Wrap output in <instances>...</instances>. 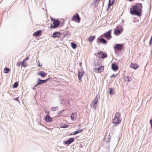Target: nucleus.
Returning a JSON list of instances; mask_svg holds the SVG:
<instances>
[{"label": "nucleus", "instance_id": "17", "mask_svg": "<svg viewBox=\"0 0 152 152\" xmlns=\"http://www.w3.org/2000/svg\"><path fill=\"white\" fill-rule=\"evenodd\" d=\"M95 70L96 72H102L104 69V66H101L99 67L98 68H95Z\"/></svg>", "mask_w": 152, "mask_h": 152}, {"label": "nucleus", "instance_id": "25", "mask_svg": "<svg viewBox=\"0 0 152 152\" xmlns=\"http://www.w3.org/2000/svg\"><path fill=\"white\" fill-rule=\"evenodd\" d=\"M83 130L82 129H80L78 130L77 131H75V132H73L72 134H71L70 135H75L76 134L81 132H82Z\"/></svg>", "mask_w": 152, "mask_h": 152}, {"label": "nucleus", "instance_id": "24", "mask_svg": "<svg viewBox=\"0 0 152 152\" xmlns=\"http://www.w3.org/2000/svg\"><path fill=\"white\" fill-rule=\"evenodd\" d=\"M78 76L80 80H81V77L83 75V73L82 72L79 71L78 73Z\"/></svg>", "mask_w": 152, "mask_h": 152}, {"label": "nucleus", "instance_id": "27", "mask_svg": "<svg viewBox=\"0 0 152 152\" xmlns=\"http://www.w3.org/2000/svg\"><path fill=\"white\" fill-rule=\"evenodd\" d=\"M18 86V84L17 82H15L12 86L13 88H16Z\"/></svg>", "mask_w": 152, "mask_h": 152}, {"label": "nucleus", "instance_id": "14", "mask_svg": "<svg viewBox=\"0 0 152 152\" xmlns=\"http://www.w3.org/2000/svg\"><path fill=\"white\" fill-rule=\"evenodd\" d=\"M37 75H40L42 77H45L47 75V73H45L43 71H42L38 72L37 73Z\"/></svg>", "mask_w": 152, "mask_h": 152}, {"label": "nucleus", "instance_id": "33", "mask_svg": "<svg viewBox=\"0 0 152 152\" xmlns=\"http://www.w3.org/2000/svg\"><path fill=\"white\" fill-rule=\"evenodd\" d=\"M127 79L128 82H129L131 80V78L130 77H127Z\"/></svg>", "mask_w": 152, "mask_h": 152}, {"label": "nucleus", "instance_id": "21", "mask_svg": "<svg viewBox=\"0 0 152 152\" xmlns=\"http://www.w3.org/2000/svg\"><path fill=\"white\" fill-rule=\"evenodd\" d=\"M95 38V36H90L88 39V40L90 41L91 43Z\"/></svg>", "mask_w": 152, "mask_h": 152}, {"label": "nucleus", "instance_id": "18", "mask_svg": "<svg viewBox=\"0 0 152 152\" xmlns=\"http://www.w3.org/2000/svg\"><path fill=\"white\" fill-rule=\"evenodd\" d=\"M77 116V114L76 113H72L71 115V119L72 120H75L76 119Z\"/></svg>", "mask_w": 152, "mask_h": 152}, {"label": "nucleus", "instance_id": "40", "mask_svg": "<svg viewBox=\"0 0 152 152\" xmlns=\"http://www.w3.org/2000/svg\"><path fill=\"white\" fill-rule=\"evenodd\" d=\"M36 87H35V86H34V88H33V89H36Z\"/></svg>", "mask_w": 152, "mask_h": 152}, {"label": "nucleus", "instance_id": "5", "mask_svg": "<svg viewBox=\"0 0 152 152\" xmlns=\"http://www.w3.org/2000/svg\"><path fill=\"white\" fill-rule=\"evenodd\" d=\"M94 55L96 56H98L100 58H104L107 57V54L106 53H104L101 51L97 53H95Z\"/></svg>", "mask_w": 152, "mask_h": 152}, {"label": "nucleus", "instance_id": "3", "mask_svg": "<svg viewBox=\"0 0 152 152\" xmlns=\"http://www.w3.org/2000/svg\"><path fill=\"white\" fill-rule=\"evenodd\" d=\"M123 29L122 26H117L115 29L114 34L115 35H118L121 34L123 31Z\"/></svg>", "mask_w": 152, "mask_h": 152}, {"label": "nucleus", "instance_id": "19", "mask_svg": "<svg viewBox=\"0 0 152 152\" xmlns=\"http://www.w3.org/2000/svg\"><path fill=\"white\" fill-rule=\"evenodd\" d=\"M138 67V65L136 64L131 63L130 65V67L134 69H136Z\"/></svg>", "mask_w": 152, "mask_h": 152}, {"label": "nucleus", "instance_id": "10", "mask_svg": "<svg viewBox=\"0 0 152 152\" xmlns=\"http://www.w3.org/2000/svg\"><path fill=\"white\" fill-rule=\"evenodd\" d=\"M111 30L108 31V32L104 34L105 37L108 40L110 39L112 37L111 36Z\"/></svg>", "mask_w": 152, "mask_h": 152}, {"label": "nucleus", "instance_id": "2", "mask_svg": "<svg viewBox=\"0 0 152 152\" xmlns=\"http://www.w3.org/2000/svg\"><path fill=\"white\" fill-rule=\"evenodd\" d=\"M120 115L121 114L119 112H117L115 113V117L113 121V122L115 126H116L121 122V120L119 118Z\"/></svg>", "mask_w": 152, "mask_h": 152}, {"label": "nucleus", "instance_id": "22", "mask_svg": "<svg viewBox=\"0 0 152 152\" xmlns=\"http://www.w3.org/2000/svg\"><path fill=\"white\" fill-rule=\"evenodd\" d=\"M29 59V57H27L25 59H24L23 61L21 62V66L23 67H25L26 66L24 64V62H26V60H28Z\"/></svg>", "mask_w": 152, "mask_h": 152}, {"label": "nucleus", "instance_id": "1", "mask_svg": "<svg viewBox=\"0 0 152 152\" xmlns=\"http://www.w3.org/2000/svg\"><path fill=\"white\" fill-rule=\"evenodd\" d=\"M142 5L141 4L137 3L132 6L130 9L131 14L140 17L142 15Z\"/></svg>", "mask_w": 152, "mask_h": 152}, {"label": "nucleus", "instance_id": "16", "mask_svg": "<svg viewBox=\"0 0 152 152\" xmlns=\"http://www.w3.org/2000/svg\"><path fill=\"white\" fill-rule=\"evenodd\" d=\"M42 33V31L41 30H39L37 31L36 32H35L33 34V36H35L37 37L38 36H40Z\"/></svg>", "mask_w": 152, "mask_h": 152}, {"label": "nucleus", "instance_id": "30", "mask_svg": "<svg viewBox=\"0 0 152 152\" xmlns=\"http://www.w3.org/2000/svg\"><path fill=\"white\" fill-rule=\"evenodd\" d=\"M104 140L107 142H109L110 141V139L108 137H105L104 138Z\"/></svg>", "mask_w": 152, "mask_h": 152}, {"label": "nucleus", "instance_id": "42", "mask_svg": "<svg viewBox=\"0 0 152 152\" xmlns=\"http://www.w3.org/2000/svg\"><path fill=\"white\" fill-rule=\"evenodd\" d=\"M79 64L81 66V64H82V63H79Z\"/></svg>", "mask_w": 152, "mask_h": 152}, {"label": "nucleus", "instance_id": "31", "mask_svg": "<svg viewBox=\"0 0 152 152\" xmlns=\"http://www.w3.org/2000/svg\"><path fill=\"white\" fill-rule=\"evenodd\" d=\"M52 109L53 111H56L58 109V106H57L56 107H53Z\"/></svg>", "mask_w": 152, "mask_h": 152}, {"label": "nucleus", "instance_id": "37", "mask_svg": "<svg viewBox=\"0 0 152 152\" xmlns=\"http://www.w3.org/2000/svg\"><path fill=\"white\" fill-rule=\"evenodd\" d=\"M50 19H51V20L53 21H54L55 20H55V19H53V18H50Z\"/></svg>", "mask_w": 152, "mask_h": 152}, {"label": "nucleus", "instance_id": "20", "mask_svg": "<svg viewBox=\"0 0 152 152\" xmlns=\"http://www.w3.org/2000/svg\"><path fill=\"white\" fill-rule=\"evenodd\" d=\"M99 41L101 43L104 44H106L107 42V41L103 38H100Z\"/></svg>", "mask_w": 152, "mask_h": 152}, {"label": "nucleus", "instance_id": "23", "mask_svg": "<svg viewBox=\"0 0 152 152\" xmlns=\"http://www.w3.org/2000/svg\"><path fill=\"white\" fill-rule=\"evenodd\" d=\"M115 0H109V3L108 4V8H109L112 5H113L114 1Z\"/></svg>", "mask_w": 152, "mask_h": 152}, {"label": "nucleus", "instance_id": "6", "mask_svg": "<svg viewBox=\"0 0 152 152\" xmlns=\"http://www.w3.org/2000/svg\"><path fill=\"white\" fill-rule=\"evenodd\" d=\"M98 102V99L97 98V96H96L94 99L92 101L91 106L93 107L94 109H96L97 107V104Z\"/></svg>", "mask_w": 152, "mask_h": 152}, {"label": "nucleus", "instance_id": "8", "mask_svg": "<svg viewBox=\"0 0 152 152\" xmlns=\"http://www.w3.org/2000/svg\"><path fill=\"white\" fill-rule=\"evenodd\" d=\"M123 45V44H115L114 46L115 50L116 51L115 49L119 50H121L124 47Z\"/></svg>", "mask_w": 152, "mask_h": 152}, {"label": "nucleus", "instance_id": "39", "mask_svg": "<svg viewBox=\"0 0 152 152\" xmlns=\"http://www.w3.org/2000/svg\"><path fill=\"white\" fill-rule=\"evenodd\" d=\"M15 99L16 100L18 101H19L18 100V97H17V98H16L15 99Z\"/></svg>", "mask_w": 152, "mask_h": 152}, {"label": "nucleus", "instance_id": "15", "mask_svg": "<svg viewBox=\"0 0 152 152\" xmlns=\"http://www.w3.org/2000/svg\"><path fill=\"white\" fill-rule=\"evenodd\" d=\"M112 69L113 70L116 71L118 69V66L115 64L113 63L111 66Z\"/></svg>", "mask_w": 152, "mask_h": 152}, {"label": "nucleus", "instance_id": "4", "mask_svg": "<svg viewBox=\"0 0 152 152\" xmlns=\"http://www.w3.org/2000/svg\"><path fill=\"white\" fill-rule=\"evenodd\" d=\"M60 24V21L57 19L54 21L53 24L50 25V28H56L59 26Z\"/></svg>", "mask_w": 152, "mask_h": 152}, {"label": "nucleus", "instance_id": "34", "mask_svg": "<svg viewBox=\"0 0 152 152\" xmlns=\"http://www.w3.org/2000/svg\"><path fill=\"white\" fill-rule=\"evenodd\" d=\"M21 64V63L20 62H18L16 64L17 66H20V65Z\"/></svg>", "mask_w": 152, "mask_h": 152}, {"label": "nucleus", "instance_id": "38", "mask_svg": "<svg viewBox=\"0 0 152 152\" xmlns=\"http://www.w3.org/2000/svg\"><path fill=\"white\" fill-rule=\"evenodd\" d=\"M115 75H114V74H113L111 76V78H112V77H115Z\"/></svg>", "mask_w": 152, "mask_h": 152}, {"label": "nucleus", "instance_id": "28", "mask_svg": "<svg viewBox=\"0 0 152 152\" xmlns=\"http://www.w3.org/2000/svg\"><path fill=\"white\" fill-rule=\"evenodd\" d=\"M10 69L9 68H5L4 70V72L5 73H7L10 71Z\"/></svg>", "mask_w": 152, "mask_h": 152}, {"label": "nucleus", "instance_id": "12", "mask_svg": "<svg viewBox=\"0 0 152 152\" xmlns=\"http://www.w3.org/2000/svg\"><path fill=\"white\" fill-rule=\"evenodd\" d=\"M61 33L60 32L55 31L54 32L51 37L53 38L59 37L60 36Z\"/></svg>", "mask_w": 152, "mask_h": 152}, {"label": "nucleus", "instance_id": "7", "mask_svg": "<svg viewBox=\"0 0 152 152\" xmlns=\"http://www.w3.org/2000/svg\"><path fill=\"white\" fill-rule=\"evenodd\" d=\"M72 20L76 22H80V18L78 13H77L75 15H74L73 16Z\"/></svg>", "mask_w": 152, "mask_h": 152}, {"label": "nucleus", "instance_id": "13", "mask_svg": "<svg viewBox=\"0 0 152 152\" xmlns=\"http://www.w3.org/2000/svg\"><path fill=\"white\" fill-rule=\"evenodd\" d=\"M45 120L48 122H50L52 121V118L50 117L49 114H47L45 118Z\"/></svg>", "mask_w": 152, "mask_h": 152}, {"label": "nucleus", "instance_id": "11", "mask_svg": "<svg viewBox=\"0 0 152 152\" xmlns=\"http://www.w3.org/2000/svg\"><path fill=\"white\" fill-rule=\"evenodd\" d=\"M74 141V138H70L64 142V144L69 145Z\"/></svg>", "mask_w": 152, "mask_h": 152}, {"label": "nucleus", "instance_id": "41", "mask_svg": "<svg viewBox=\"0 0 152 152\" xmlns=\"http://www.w3.org/2000/svg\"><path fill=\"white\" fill-rule=\"evenodd\" d=\"M38 66L39 67H41V65H40L39 63Z\"/></svg>", "mask_w": 152, "mask_h": 152}, {"label": "nucleus", "instance_id": "29", "mask_svg": "<svg viewBox=\"0 0 152 152\" xmlns=\"http://www.w3.org/2000/svg\"><path fill=\"white\" fill-rule=\"evenodd\" d=\"M110 89L109 93L111 95L113 94V92L114 91V89L113 88H109Z\"/></svg>", "mask_w": 152, "mask_h": 152}, {"label": "nucleus", "instance_id": "26", "mask_svg": "<svg viewBox=\"0 0 152 152\" xmlns=\"http://www.w3.org/2000/svg\"><path fill=\"white\" fill-rule=\"evenodd\" d=\"M71 45L72 48L74 49H75L77 46V44L74 42L71 43Z\"/></svg>", "mask_w": 152, "mask_h": 152}, {"label": "nucleus", "instance_id": "9", "mask_svg": "<svg viewBox=\"0 0 152 152\" xmlns=\"http://www.w3.org/2000/svg\"><path fill=\"white\" fill-rule=\"evenodd\" d=\"M50 78H49L45 80H42L39 79L38 80V83L37 84L35 85V87H37L38 86L42 84V83H46Z\"/></svg>", "mask_w": 152, "mask_h": 152}, {"label": "nucleus", "instance_id": "36", "mask_svg": "<svg viewBox=\"0 0 152 152\" xmlns=\"http://www.w3.org/2000/svg\"><path fill=\"white\" fill-rule=\"evenodd\" d=\"M152 43V38H151L149 42V45H151Z\"/></svg>", "mask_w": 152, "mask_h": 152}, {"label": "nucleus", "instance_id": "35", "mask_svg": "<svg viewBox=\"0 0 152 152\" xmlns=\"http://www.w3.org/2000/svg\"><path fill=\"white\" fill-rule=\"evenodd\" d=\"M150 123L151 124V128L152 129V118L150 120Z\"/></svg>", "mask_w": 152, "mask_h": 152}, {"label": "nucleus", "instance_id": "32", "mask_svg": "<svg viewBox=\"0 0 152 152\" xmlns=\"http://www.w3.org/2000/svg\"><path fill=\"white\" fill-rule=\"evenodd\" d=\"M68 127V125L66 124H64L63 126H62L61 127L64 128H65Z\"/></svg>", "mask_w": 152, "mask_h": 152}]
</instances>
